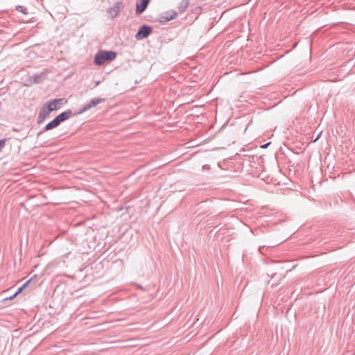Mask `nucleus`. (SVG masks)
<instances>
[{"mask_svg": "<svg viewBox=\"0 0 355 355\" xmlns=\"http://www.w3.org/2000/svg\"><path fill=\"white\" fill-rule=\"evenodd\" d=\"M16 296H17V294H16V293H15L13 295L10 296V297H8V298H6V300H11L14 299Z\"/></svg>", "mask_w": 355, "mask_h": 355, "instance_id": "obj_12", "label": "nucleus"}, {"mask_svg": "<svg viewBox=\"0 0 355 355\" xmlns=\"http://www.w3.org/2000/svg\"><path fill=\"white\" fill-rule=\"evenodd\" d=\"M187 5H188V3H186L185 5L184 6V8H186Z\"/></svg>", "mask_w": 355, "mask_h": 355, "instance_id": "obj_16", "label": "nucleus"}, {"mask_svg": "<svg viewBox=\"0 0 355 355\" xmlns=\"http://www.w3.org/2000/svg\"><path fill=\"white\" fill-rule=\"evenodd\" d=\"M23 290H24V288H22V286L21 288H19V290L17 291V292L16 293L17 295H19L20 293H21Z\"/></svg>", "mask_w": 355, "mask_h": 355, "instance_id": "obj_13", "label": "nucleus"}, {"mask_svg": "<svg viewBox=\"0 0 355 355\" xmlns=\"http://www.w3.org/2000/svg\"><path fill=\"white\" fill-rule=\"evenodd\" d=\"M116 53L110 51H98L94 59V62L97 65H101L106 61H110L116 58Z\"/></svg>", "mask_w": 355, "mask_h": 355, "instance_id": "obj_2", "label": "nucleus"}, {"mask_svg": "<svg viewBox=\"0 0 355 355\" xmlns=\"http://www.w3.org/2000/svg\"><path fill=\"white\" fill-rule=\"evenodd\" d=\"M277 244H274V245H262V246H259V251L260 253H261L262 254H264L266 252V250L270 248H272V247H275V245H277Z\"/></svg>", "mask_w": 355, "mask_h": 355, "instance_id": "obj_9", "label": "nucleus"}, {"mask_svg": "<svg viewBox=\"0 0 355 355\" xmlns=\"http://www.w3.org/2000/svg\"><path fill=\"white\" fill-rule=\"evenodd\" d=\"M31 282V279L27 281L23 286H22V288L25 289L28 285L29 284V283Z\"/></svg>", "mask_w": 355, "mask_h": 355, "instance_id": "obj_10", "label": "nucleus"}, {"mask_svg": "<svg viewBox=\"0 0 355 355\" xmlns=\"http://www.w3.org/2000/svg\"><path fill=\"white\" fill-rule=\"evenodd\" d=\"M5 144V141L3 140H0V150L2 149Z\"/></svg>", "mask_w": 355, "mask_h": 355, "instance_id": "obj_11", "label": "nucleus"}, {"mask_svg": "<svg viewBox=\"0 0 355 355\" xmlns=\"http://www.w3.org/2000/svg\"><path fill=\"white\" fill-rule=\"evenodd\" d=\"M62 101H63L62 98H56V99H53L52 101H49L45 105H46L48 109L51 112H53L54 110H58L60 107Z\"/></svg>", "mask_w": 355, "mask_h": 355, "instance_id": "obj_3", "label": "nucleus"}, {"mask_svg": "<svg viewBox=\"0 0 355 355\" xmlns=\"http://www.w3.org/2000/svg\"><path fill=\"white\" fill-rule=\"evenodd\" d=\"M103 101V99H102V98H94V99H92L91 101V102L87 105L85 106L83 110L82 111L79 112L78 114H81L83 112L90 109L92 107L96 106L97 104H98V103H101Z\"/></svg>", "mask_w": 355, "mask_h": 355, "instance_id": "obj_8", "label": "nucleus"}, {"mask_svg": "<svg viewBox=\"0 0 355 355\" xmlns=\"http://www.w3.org/2000/svg\"><path fill=\"white\" fill-rule=\"evenodd\" d=\"M268 145L269 144H264L262 146V148H266Z\"/></svg>", "mask_w": 355, "mask_h": 355, "instance_id": "obj_15", "label": "nucleus"}, {"mask_svg": "<svg viewBox=\"0 0 355 355\" xmlns=\"http://www.w3.org/2000/svg\"><path fill=\"white\" fill-rule=\"evenodd\" d=\"M176 17L175 12L171 11V12H166L160 15L159 17V21L162 23H166L171 19H175Z\"/></svg>", "mask_w": 355, "mask_h": 355, "instance_id": "obj_6", "label": "nucleus"}, {"mask_svg": "<svg viewBox=\"0 0 355 355\" xmlns=\"http://www.w3.org/2000/svg\"><path fill=\"white\" fill-rule=\"evenodd\" d=\"M150 32H151V29L150 27L146 26H143L142 27L140 28L139 31L135 35V37L137 40H141V39L145 38L149 35Z\"/></svg>", "mask_w": 355, "mask_h": 355, "instance_id": "obj_4", "label": "nucleus"}, {"mask_svg": "<svg viewBox=\"0 0 355 355\" xmlns=\"http://www.w3.org/2000/svg\"><path fill=\"white\" fill-rule=\"evenodd\" d=\"M150 0H141L137 3L136 12L138 14L143 12L147 7Z\"/></svg>", "mask_w": 355, "mask_h": 355, "instance_id": "obj_7", "label": "nucleus"}, {"mask_svg": "<svg viewBox=\"0 0 355 355\" xmlns=\"http://www.w3.org/2000/svg\"><path fill=\"white\" fill-rule=\"evenodd\" d=\"M72 115V111L70 110H68L65 112H63L62 113L58 115L52 121L49 123L46 127V130H51L54 128H56L58 126L61 122L68 119L70 118Z\"/></svg>", "mask_w": 355, "mask_h": 355, "instance_id": "obj_1", "label": "nucleus"}, {"mask_svg": "<svg viewBox=\"0 0 355 355\" xmlns=\"http://www.w3.org/2000/svg\"><path fill=\"white\" fill-rule=\"evenodd\" d=\"M51 113L46 105H44L40 111V114L37 118V123H41Z\"/></svg>", "mask_w": 355, "mask_h": 355, "instance_id": "obj_5", "label": "nucleus"}, {"mask_svg": "<svg viewBox=\"0 0 355 355\" xmlns=\"http://www.w3.org/2000/svg\"><path fill=\"white\" fill-rule=\"evenodd\" d=\"M202 169L205 170V169H209V166L208 165H204L202 166Z\"/></svg>", "mask_w": 355, "mask_h": 355, "instance_id": "obj_14", "label": "nucleus"}]
</instances>
